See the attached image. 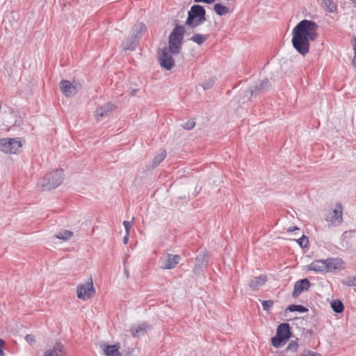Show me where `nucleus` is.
Listing matches in <instances>:
<instances>
[{
  "mask_svg": "<svg viewBox=\"0 0 356 356\" xmlns=\"http://www.w3.org/2000/svg\"><path fill=\"white\" fill-rule=\"evenodd\" d=\"M145 29L146 26L144 24H136L135 25V29L133 35L122 43V47L123 49L130 51L134 50L138 43V40L140 37L141 33Z\"/></svg>",
  "mask_w": 356,
  "mask_h": 356,
  "instance_id": "obj_5",
  "label": "nucleus"
},
{
  "mask_svg": "<svg viewBox=\"0 0 356 356\" xmlns=\"http://www.w3.org/2000/svg\"><path fill=\"white\" fill-rule=\"evenodd\" d=\"M290 312H307L308 309L300 305H291L287 308Z\"/></svg>",
  "mask_w": 356,
  "mask_h": 356,
  "instance_id": "obj_29",
  "label": "nucleus"
},
{
  "mask_svg": "<svg viewBox=\"0 0 356 356\" xmlns=\"http://www.w3.org/2000/svg\"><path fill=\"white\" fill-rule=\"evenodd\" d=\"M59 86L63 94L67 97L75 95L81 87L80 84L74 85L67 80H61Z\"/></svg>",
  "mask_w": 356,
  "mask_h": 356,
  "instance_id": "obj_9",
  "label": "nucleus"
},
{
  "mask_svg": "<svg viewBox=\"0 0 356 356\" xmlns=\"http://www.w3.org/2000/svg\"><path fill=\"white\" fill-rule=\"evenodd\" d=\"M195 125V122L194 120L191 119V120H189L187 122H186L183 125V128L186 130H191L194 128Z\"/></svg>",
  "mask_w": 356,
  "mask_h": 356,
  "instance_id": "obj_35",
  "label": "nucleus"
},
{
  "mask_svg": "<svg viewBox=\"0 0 356 356\" xmlns=\"http://www.w3.org/2000/svg\"><path fill=\"white\" fill-rule=\"evenodd\" d=\"M185 27L184 25L176 24L175 28L169 35L168 47L174 55L178 54L181 48L184 36L185 33Z\"/></svg>",
  "mask_w": 356,
  "mask_h": 356,
  "instance_id": "obj_4",
  "label": "nucleus"
},
{
  "mask_svg": "<svg viewBox=\"0 0 356 356\" xmlns=\"http://www.w3.org/2000/svg\"><path fill=\"white\" fill-rule=\"evenodd\" d=\"M73 236V232L69 230H63L60 231L58 234L56 235L57 238L67 241L72 238Z\"/></svg>",
  "mask_w": 356,
  "mask_h": 356,
  "instance_id": "obj_28",
  "label": "nucleus"
},
{
  "mask_svg": "<svg viewBox=\"0 0 356 356\" xmlns=\"http://www.w3.org/2000/svg\"><path fill=\"white\" fill-rule=\"evenodd\" d=\"M22 147L20 141L15 138H1L0 149L9 154H17Z\"/></svg>",
  "mask_w": 356,
  "mask_h": 356,
  "instance_id": "obj_6",
  "label": "nucleus"
},
{
  "mask_svg": "<svg viewBox=\"0 0 356 356\" xmlns=\"http://www.w3.org/2000/svg\"><path fill=\"white\" fill-rule=\"evenodd\" d=\"M327 273H338L345 268L346 264L340 258H328L326 259Z\"/></svg>",
  "mask_w": 356,
  "mask_h": 356,
  "instance_id": "obj_10",
  "label": "nucleus"
},
{
  "mask_svg": "<svg viewBox=\"0 0 356 356\" xmlns=\"http://www.w3.org/2000/svg\"><path fill=\"white\" fill-rule=\"evenodd\" d=\"M342 284L348 286H356V275L353 277H348L346 280L342 281Z\"/></svg>",
  "mask_w": 356,
  "mask_h": 356,
  "instance_id": "obj_31",
  "label": "nucleus"
},
{
  "mask_svg": "<svg viewBox=\"0 0 356 356\" xmlns=\"http://www.w3.org/2000/svg\"><path fill=\"white\" fill-rule=\"evenodd\" d=\"M25 339L29 343H33L35 342V336L33 334H27L25 337Z\"/></svg>",
  "mask_w": 356,
  "mask_h": 356,
  "instance_id": "obj_40",
  "label": "nucleus"
},
{
  "mask_svg": "<svg viewBox=\"0 0 356 356\" xmlns=\"http://www.w3.org/2000/svg\"><path fill=\"white\" fill-rule=\"evenodd\" d=\"M298 348V344L297 341H291L289 343V345L286 348V350L292 351V352H296Z\"/></svg>",
  "mask_w": 356,
  "mask_h": 356,
  "instance_id": "obj_34",
  "label": "nucleus"
},
{
  "mask_svg": "<svg viewBox=\"0 0 356 356\" xmlns=\"http://www.w3.org/2000/svg\"><path fill=\"white\" fill-rule=\"evenodd\" d=\"M327 263L326 259L324 260H315L312 262L309 266L308 269L309 270L318 272V273H327Z\"/></svg>",
  "mask_w": 356,
  "mask_h": 356,
  "instance_id": "obj_16",
  "label": "nucleus"
},
{
  "mask_svg": "<svg viewBox=\"0 0 356 356\" xmlns=\"http://www.w3.org/2000/svg\"><path fill=\"white\" fill-rule=\"evenodd\" d=\"M213 10L218 15L220 16L225 15L229 12V8L228 7L220 3L214 5Z\"/></svg>",
  "mask_w": 356,
  "mask_h": 356,
  "instance_id": "obj_24",
  "label": "nucleus"
},
{
  "mask_svg": "<svg viewBox=\"0 0 356 356\" xmlns=\"http://www.w3.org/2000/svg\"><path fill=\"white\" fill-rule=\"evenodd\" d=\"M64 352V346L60 342H56L52 349L44 353V356H63L60 353Z\"/></svg>",
  "mask_w": 356,
  "mask_h": 356,
  "instance_id": "obj_20",
  "label": "nucleus"
},
{
  "mask_svg": "<svg viewBox=\"0 0 356 356\" xmlns=\"http://www.w3.org/2000/svg\"><path fill=\"white\" fill-rule=\"evenodd\" d=\"M5 344V342L3 339H0V356H5V353L3 350V347Z\"/></svg>",
  "mask_w": 356,
  "mask_h": 356,
  "instance_id": "obj_41",
  "label": "nucleus"
},
{
  "mask_svg": "<svg viewBox=\"0 0 356 356\" xmlns=\"http://www.w3.org/2000/svg\"><path fill=\"white\" fill-rule=\"evenodd\" d=\"M296 229H298V228L297 227H290L288 229V232H293Z\"/></svg>",
  "mask_w": 356,
  "mask_h": 356,
  "instance_id": "obj_45",
  "label": "nucleus"
},
{
  "mask_svg": "<svg viewBox=\"0 0 356 356\" xmlns=\"http://www.w3.org/2000/svg\"><path fill=\"white\" fill-rule=\"evenodd\" d=\"M343 235L345 238H353L356 239V230L346 231Z\"/></svg>",
  "mask_w": 356,
  "mask_h": 356,
  "instance_id": "obj_37",
  "label": "nucleus"
},
{
  "mask_svg": "<svg viewBox=\"0 0 356 356\" xmlns=\"http://www.w3.org/2000/svg\"><path fill=\"white\" fill-rule=\"evenodd\" d=\"M115 108V105L111 103L106 104L97 108L95 113V116L97 120H101L103 118L107 116L109 113L113 111Z\"/></svg>",
  "mask_w": 356,
  "mask_h": 356,
  "instance_id": "obj_13",
  "label": "nucleus"
},
{
  "mask_svg": "<svg viewBox=\"0 0 356 356\" xmlns=\"http://www.w3.org/2000/svg\"><path fill=\"white\" fill-rule=\"evenodd\" d=\"M277 334L288 341L291 336L289 325L286 323L280 324L277 329Z\"/></svg>",
  "mask_w": 356,
  "mask_h": 356,
  "instance_id": "obj_19",
  "label": "nucleus"
},
{
  "mask_svg": "<svg viewBox=\"0 0 356 356\" xmlns=\"http://www.w3.org/2000/svg\"><path fill=\"white\" fill-rule=\"evenodd\" d=\"M165 156V150H161V152L159 154L156 155L155 157L154 158L152 168H155L156 167H157L164 160Z\"/></svg>",
  "mask_w": 356,
  "mask_h": 356,
  "instance_id": "obj_25",
  "label": "nucleus"
},
{
  "mask_svg": "<svg viewBox=\"0 0 356 356\" xmlns=\"http://www.w3.org/2000/svg\"><path fill=\"white\" fill-rule=\"evenodd\" d=\"M76 293L78 298L83 300H88L95 295V290L93 286L92 277L86 283L77 286Z\"/></svg>",
  "mask_w": 356,
  "mask_h": 356,
  "instance_id": "obj_7",
  "label": "nucleus"
},
{
  "mask_svg": "<svg viewBox=\"0 0 356 356\" xmlns=\"http://www.w3.org/2000/svg\"><path fill=\"white\" fill-rule=\"evenodd\" d=\"M297 243L301 248H307L309 243L308 238L303 235L297 240Z\"/></svg>",
  "mask_w": 356,
  "mask_h": 356,
  "instance_id": "obj_30",
  "label": "nucleus"
},
{
  "mask_svg": "<svg viewBox=\"0 0 356 356\" xmlns=\"http://www.w3.org/2000/svg\"><path fill=\"white\" fill-rule=\"evenodd\" d=\"M173 52L169 48L165 47L161 51L158 53V60L160 65L167 70H170L175 65V60L172 58Z\"/></svg>",
  "mask_w": 356,
  "mask_h": 356,
  "instance_id": "obj_8",
  "label": "nucleus"
},
{
  "mask_svg": "<svg viewBox=\"0 0 356 356\" xmlns=\"http://www.w3.org/2000/svg\"><path fill=\"white\" fill-rule=\"evenodd\" d=\"M270 86L268 80L265 79L259 85L255 86L254 88L250 90V94L252 96H257L261 92L268 90Z\"/></svg>",
  "mask_w": 356,
  "mask_h": 356,
  "instance_id": "obj_18",
  "label": "nucleus"
},
{
  "mask_svg": "<svg viewBox=\"0 0 356 356\" xmlns=\"http://www.w3.org/2000/svg\"><path fill=\"white\" fill-rule=\"evenodd\" d=\"M282 337L278 336L277 334L275 337H272L271 342L272 345L275 348H280L286 343Z\"/></svg>",
  "mask_w": 356,
  "mask_h": 356,
  "instance_id": "obj_26",
  "label": "nucleus"
},
{
  "mask_svg": "<svg viewBox=\"0 0 356 356\" xmlns=\"http://www.w3.org/2000/svg\"><path fill=\"white\" fill-rule=\"evenodd\" d=\"M261 304L264 310L269 311L273 307L274 302L271 300H262Z\"/></svg>",
  "mask_w": 356,
  "mask_h": 356,
  "instance_id": "obj_32",
  "label": "nucleus"
},
{
  "mask_svg": "<svg viewBox=\"0 0 356 356\" xmlns=\"http://www.w3.org/2000/svg\"><path fill=\"white\" fill-rule=\"evenodd\" d=\"M129 240V235H127V233H126V236L123 238V243L126 244L128 242Z\"/></svg>",
  "mask_w": 356,
  "mask_h": 356,
  "instance_id": "obj_43",
  "label": "nucleus"
},
{
  "mask_svg": "<svg viewBox=\"0 0 356 356\" xmlns=\"http://www.w3.org/2000/svg\"><path fill=\"white\" fill-rule=\"evenodd\" d=\"M216 0H194V1L195 3H207V4H211V3H213L216 1Z\"/></svg>",
  "mask_w": 356,
  "mask_h": 356,
  "instance_id": "obj_42",
  "label": "nucleus"
},
{
  "mask_svg": "<svg viewBox=\"0 0 356 356\" xmlns=\"http://www.w3.org/2000/svg\"><path fill=\"white\" fill-rule=\"evenodd\" d=\"M310 286L311 283L307 278L302 279L296 282L292 293L293 298H298L302 292L309 290Z\"/></svg>",
  "mask_w": 356,
  "mask_h": 356,
  "instance_id": "obj_12",
  "label": "nucleus"
},
{
  "mask_svg": "<svg viewBox=\"0 0 356 356\" xmlns=\"http://www.w3.org/2000/svg\"><path fill=\"white\" fill-rule=\"evenodd\" d=\"M208 34L194 33L190 38V40L197 43L198 45H201L208 39Z\"/></svg>",
  "mask_w": 356,
  "mask_h": 356,
  "instance_id": "obj_22",
  "label": "nucleus"
},
{
  "mask_svg": "<svg viewBox=\"0 0 356 356\" xmlns=\"http://www.w3.org/2000/svg\"><path fill=\"white\" fill-rule=\"evenodd\" d=\"M353 51H354V57L352 61V65L356 67V37H354L353 40Z\"/></svg>",
  "mask_w": 356,
  "mask_h": 356,
  "instance_id": "obj_36",
  "label": "nucleus"
},
{
  "mask_svg": "<svg viewBox=\"0 0 356 356\" xmlns=\"http://www.w3.org/2000/svg\"><path fill=\"white\" fill-rule=\"evenodd\" d=\"M318 25L312 20L300 21L292 31V44L301 55L309 52V41H314L318 37Z\"/></svg>",
  "mask_w": 356,
  "mask_h": 356,
  "instance_id": "obj_1",
  "label": "nucleus"
},
{
  "mask_svg": "<svg viewBox=\"0 0 356 356\" xmlns=\"http://www.w3.org/2000/svg\"><path fill=\"white\" fill-rule=\"evenodd\" d=\"M208 264V256L205 253L199 254L195 259L194 272L195 273H200L203 267H206Z\"/></svg>",
  "mask_w": 356,
  "mask_h": 356,
  "instance_id": "obj_17",
  "label": "nucleus"
},
{
  "mask_svg": "<svg viewBox=\"0 0 356 356\" xmlns=\"http://www.w3.org/2000/svg\"><path fill=\"white\" fill-rule=\"evenodd\" d=\"M206 20V10L201 5L194 4L191 7L188 12V17L186 20L185 26L191 29L192 31H194Z\"/></svg>",
  "mask_w": 356,
  "mask_h": 356,
  "instance_id": "obj_2",
  "label": "nucleus"
},
{
  "mask_svg": "<svg viewBox=\"0 0 356 356\" xmlns=\"http://www.w3.org/2000/svg\"><path fill=\"white\" fill-rule=\"evenodd\" d=\"M123 225L124 226L126 233H127V235H129L130 229L132 226V222L129 221L124 220L123 222Z\"/></svg>",
  "mask_w": 356,
  "mask_h": 356,
  "instance_id": "obj_39",
  "label": "nucleus"
},
{
  "mask_svg": "<svg viewBox=\"0 0 356 356\" xmlns=\"http://www.w3.org/2000/svg\"><path fill=\"white\" fill-rule=\"evenodd\" d=\"M302 356H321V355L310 350H305Z\"/></svg>",
  "mask_w": 356,
  "mask_h": 356,
  "instance_id": "obj_38",
  "label": "nucleus"
},
{
  "mask_svg": "<svg viewBox=\"0 0 356 356\" xmlns=\"http://www.w3.org/2000/svg\"><path fill=\"white\" fill-rule=\"evenodd\" d=\"M63 179V170L57 169L47 173L38 182V187L42 191H50L58 186L62 183Z\"/></svg>",
  "mask_w": 356,
  "mask_h": 356,
  "instance_id": "obj_3",
  "label": "nucleus"
},
{
  "mask_svg": "<svg viewBox=\"0 0 356 356\" xmlns=\"http://www.w3.org/2000/svg\"><path fill=\"white\" fill-rule=\"evenodd\" d=\"M266 282V275H259L258 277H254L252 278L249 283L250 287L255 291L259 289L261 286H263Z\"/></svg>",
  "mask_w": 356,
  "mask_h": 356,
  "instance_id": "obj_21",
  "label": "nucleus"
},
{
  "mask_svg": "<svg viewBox=\"0 0 356 356\" xmlns=\"http://www.w3.org/2000/svg\"><path fill=\"white\" fill-rule=\"evenodd\" d=\"M215 80L214 79L211 78L207 81H205L202 84V86L204 88V90H207L213 87L214 85Z\"/></svg>",
  "mask_w": 356,
  "mask_h": 356,
  "instance_id": "obj_33",
  "label": "nucleus"
},
{
  "mask_svg": "<svg viewBox=\"0 0 356 356\" xmlns=\"http://www.w3.org/2000/svg\"><path fill=\"white\" fill-rule=\"evenodd\" d=\"M331 307L336 313H341L343 311L344 306L341 300H334L331 302Z\"/></svg>",
  "mask_w": 356,
  "mask_h": 356,
  "instance_id": "obj_27",
  "label": "nucleus"
},
{
  "mask_svg": "<svg viewBox=\"0 0 356 356\" xmlns=\"http://www.w3.org/2000/svg\"><path fill=\"white\" fill-rule=\"evenodd\" d=\"M149 330V326L147 323H143L131 326L130 328V332L134 337H138L144 335Z\"/></svg>",
  "mask_w": 356,
  "mask_h": 356,
  "instance_id": "obj_15",
  "label": "nucleus"
},
{
  "mask_svg": "<svg viewBox=\"0 0 356 356\" xmlns=\"http://www.w3.org/2000/svg\"><path fill=\"white\" fill-rule=\"evenodd\" d=\"M166 257V259L161 267L162 269L174 268L179 264L181 259L179 255L169 253L167 254Z\"/></svg>",
  "mask_w": 356,
  "mask_h": 356,
  "instance_id": "obj_14",
  "label": "nucleus"
},
{
  "mask_svg": "<svg viewBox=\"0 0 356 356\" xmlns=\"http://www.w3.org/2000/svg\"><path fill=\"white\" fill-rule=\"evenodd\" d=\"M124 274H125V275H126V277H127V278H129V270L125 268H124Z\"/></svg>",
  "mask_w": 356,
  "mask_h": 356,
  "instance_id": "obj_44",
  "label": "nucleus"
},
{
  "mask_svg": "<svg viewBox=\"0 0 356 356\" xmlns=\"http://www.w3.org/2000/svg\"><path fill=\"white\" fill-rule=\"evenodd\" d=\"M342 206L337 204L335 209L327 216L326 220L332 225H337L342 222Z\"/></svg>",
  "mask_w": 356,
  "mask_h": 356,
  "instance_id": "obj_11",
  "label": "nucleus"
},
{
  "mask_svg": "<svg viewBox=\"0 0 356 356\" xmlns=\"http://www.w3.org/2000/svg\"><path fill=\"white\" fill-rule=\"evenodd\" d=\"M325 7V11L328 13H334L337 10V6L333 0H321Z\"/></svg>",
  "mask_w": 356,
  "mask_h": 356,
  "instance_id": "obj_23",
  "label": "nucleus"
}]
</instances>
